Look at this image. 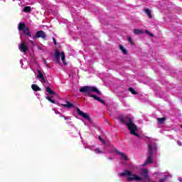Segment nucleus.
Segmentation results:
<instances>
[{
    "instance_id": "obj_33",
    "label": "nucleus",
    "mask_w": 182,
    "mask_h": 182,
    "mask_svg": "<svg viewBox=\"0 0 182 182\" xmlns=\"http://www.w3.org/2000/svg\"><path fill=\"white\" fill-rule=\"evenodd\" d=\"M64 119H66V117H64Z\"/></svg>"
},
{
    "instance_id": "obj_11",
    "label": "nucleus",
    "mask_w": 182,
    "mask_h": 182,
    "mask_svg": "<svg viewBox=\"0 0 182 182\" xmlns=\"http://www.w3.org/2000/svg\"><path fill=\"white\" fill-rule=\"evenodd\" d=\"M31 89L33 90V92H41V87L38 86L36 84H33L31 85Z\"/></svg>"
},
{
    "instance_id": "obj_32",
    "label": "nucleus",
    "mask_w": 182,
    "mask_h": 182,
    "mask_svg": "<svg viewBox=\"0 0 182 182\" xmlns=\"http://www.w3.org/2000/svg\"><path fill=\"white\" fill-rule=\"evenodd\" d=\"M177 144H178L179 146H182V142H181V141H177Z\"/></svg>"
},
{
    "instance_id": "obj_27",
    "label": "nucleus",
    "mask_w": 182,
    "mask_h": 182,
    "mask_svg": "<svg viewBox=\"0 0 182 182\" xmlns=\"http://www.w3.org/2000/svg\"><path fill=\"white\" fill-rule=\"evenodd\" d=\"M98 139H99V140H100V141H102V143H103V144H106V141H104L103 139H102V136H99Z\"/></svg>"
},
{
    "instance_id": "obj_15",
    "label": "nucleus",
    "mask_w": 182,
    "mask_h": 182,
    "mask_svg": "<svg viewBox=\"0 0 182 182\" xmlns=\"http://www.w3.org/2000/svg\"><path fill=\"white\" fill-rule=\"evenodd\" d=\"M26 28V25L24 23H20L18 24V31H23Z\"/></svg>"
},
{
    "instance_id": "obj_29",
    "label": "nucleus",
    "mask_w": 182,
    "mask_h": 182,
    "mask_svg": "<svg viewBox=\"0 0 182 182\" xmlns=\"http://www.w3.org/2000/svg\"><path fill=\"white\" fill-rule=\"evenodd\" d=\"M95 153L97 154H99V153H102V151L100 150V149H95Z\"/></svg>"
},
{
    "instance_id": "obj_13",
    "label": "nucleus",
    "mask_w": 182,
    "mask_h": 182,
    "mask_svg": "<svg viewBox=\"0 0 182 182\" xmlns=\"http://www.w3.org/2000/svg\"><path fill=\"white\" fill-rule=\"evenodd\" d=\"M144 12L145 14H146L149 19H151L153 18V16L151 15V11L149 9H145Z\"/></svg>"
},
{
    "instance_id": "obj_23",
    "label": "nucleus",
    "mask_w": 182,
    "mask_h": 182,
    "mask_svg": "<svg viewBox=\"0 0 182 182\" xmlns=\"http://www.w3.org/2000/svg\"><path fill=\"white\" fill-rule=\"evenodd\" d=\"M53 97H46V99H47L48 101L50 102V103H53V105H55V103H56V101H55V100L52 99Z\"/></svg>"
},
{
    "instance_id": "obj_21",
    "label": "nucleus",
    "mask_w": 182,
    "mask_h": 182,
    "mask_svg": "<svg viewBox=\"0 0 182 182\" xmlns=\"http://www.w3.org/2000/svg\"><path fill=\"white\" fill-rule=\"evenodd\" d=\"M37 72H38V75H37L38 79H43L44 76H43V74L42 73V71L38 70Z\"/></svg>"
},
{
    "instance_id": "obj_25",
    "label": "nucleus",
    "mask_w": 182,
    "mask_h": 182,
    "mask_svg": "<svg viewBox=\"0 0 182 182\" xmlns=\"http://www.w3.org/2000/svg\"><path fill=\"white\" fill-rule=\"evenodd\" d=\"M145 33H146V35H149V36H151V38L154 36V34L150 32L149 30H145Z\"/></svg>"
},
{
    "instance_id": "obj_1",
    "label": "nucleus",
    "mask_w": 182,
    "mask_h": 182,
    "mask_svg": "<svg viewBox=\"0 0 182 182\" xmlns=\"http://www.w3.org/2000/svg\"><path fill=\"white\" fill-rule=\"evenodd\" d=\"M120 176L122 177L127 176V181H143V180H144L146 182H152L150 176H149V171L146 168L141 169L140 172L141 177L137 175L132 174V171L129 170H125L124 172L120 173Z\"/></svg>"
},
{
    "instance_id": "obj_20",
    "label": "nucleus",
    "mask_w": 182,
    "mask_h": 182,
    "mask_svg": "<svg viewBox=\"0 0 182 182\" xmlns=\"http://www.w3.org/2000/svg\"><path fill=\"white\" fill-rule=\"evenodd\" d=\"M66 56L65 55V52H61V60L64 65H67L66 61H65V58Z\"/></svg>"
},
{
    "instance_id": "obj_4",
    "label": "nucleus",
    "mask_w": 182,
    "mask_h": 182,
    "mask_svg": "<svg viewBox=\"0 0 182 182\" xmlns=\"http://www.w3.org/2000/svg\"><path fill=\"white\" fill-rule=\"evenodd\" d=\"M147 159L144 164V166L151 164L153 163V145H148V151L146 153Z\"/></svg>"
},
{
    "instance_id": "obj_7",
    "label": "nucleus",
    "mask_w": 182,
    "mask_h": 182,
    "mask_svg": "<svg viewBox=\"0 0 182 182\" xmlns=\"http://www.w3.org/2000/svg\"><path fill=\"white\" fill-rule=\"evenodd\" d=\"M18 49L21 50V52H23V53H26L29 48H28V46H26L25 41H23L18 46Z\"/></svg>"
},
{
    "instance_id": "obj_12",
    "label": "nucleus",
    "mask_w": 182,
    "mask_h": 182,
    "mask_svg": "<svg viewBox=\"0 0 182 182\" xmlns=\"http://www.w3.org/2000/svg\"><path fill=\"white\" fill-rule=\"evenodd\" d=\"M119 49L122 52L123 54L127 55V50H126V48H124V47L122 44L119 46Z\"/></svg>"
},
{
    "instance_id": "obj_8",
    "label": "nucleus",
    "mask_w": 182,
    "mask_h": 182,
    "mask_svg": "<svg viewBox=\"0 0 182 182\" xmlns=\"http://www.w3.org/2000/svg\"><path fill=\"white\" fill-rule=\"evenodd\" d=\"M23 33L26 35V36H29V38H33L32 34L31 33V31L29 30V27L26 26L23 30Z\"/></svg>"
},
{
    "instance_id": "obj_5",
    "label": "nucleus",
    "mask_w": 182,
    "mask_h": 182,
    "mask_svg": "<svg viewBox=\"0 0 182 182\" xmlns=\"http://www.w3.org/2000/svg\"><path fill=\"white\" fill-rule=\"evenodd\" d=\"M39 38L46 39V33H45V31H38L36 33L35 36H33V39H38Z\"/></svg>"
},
{
    "instance_id": "obj_6",
    "label": "nucleus",
    "mask_w": 182,
    "mask_h": 182,
    "mask_svg": "<svg viewBox=\"0 0 182 182\" xmlns=\"http://www.w3.org/2000/svg\"><path fill=\"white\" fill-rule=\"evenodd\" d=\"M76 112L80 116H82V117H83L88 122H92V119H90V117L89 116V114H87L86 113L83 112L82 110H80V109L76 108Z\"/></svg>"
},
{
    "instance_id": "obj_30",
    "label": "nucleus",
    "mask_w": 182,
    "mask_h": 182,
    "mask_svg": "<svg viewBox=\"0 0 182 182\" xmlns=\"http://www.w3.org/2000/svg\"><path fill=\"white\" fill-rule=\"evenodd\" d=\"M167 180V176H165V178H162L159 181V182H165Z\"/></svg>"
},
{
    "instance_id": "obj_26",
    "label": "nucleus",
    "mask_w": 182,
    "mask_h": 182,
    "mask_svg": "<svg viewBox=\"0 0 182 182\" xmlns=\"http://www.w3.org/2000/svg\"><path fill=\"white\" fill-rule=\"evenodd\" d=\"M97 102H100V103H102V105H106V102H105V100H103L100 97L98 98V101Z\"/></svg>"
},
{
    "instance_id": "obj_16",
    "label": "nucleus",
    "mask_w": 182,
    "mask_h": 182,
    "mask_svg": "<svg viewBox=\"0 0 182 182\" xmlns=\"http://www.w3.org/2000/svg\"><path fill=\"white\" fill-rule=\"evenodd\" d=\"M55 58L56 60H60V51L59 50H55Z\"/></svg>"
},
{
    "instance_id": "obj_22",
    "label": "nucleus",
    "mask_w": 182,
    "mask_h": 182,
    "mask_svg": "<svg viewBox=\"0 0 182 182\" xmlns=\"http://www.w3.org/2000/svg\"><path fill=\"white\" fill-rule=\"evenodd\" d=\"M129 91L131 92L132 95H139V92H136V90H134L132 87L129 88Z\"/></svg>"
},
{
    "instance_id": "obj_14",
    "label": "nucleus",
    "mask_w": 182,
    "mask_h": 182,
    "mask_svg": "<svg viewBox=\"0 0 182 182\" xmlns=\"http://www.w3.org/2000/svg\"><path fill=\"white\" fill-rule=\"evenodd\" d=\"M166 117H161V118H157V122L159 123V124H164V123L166 122Z\"/></svg>"
},
{
    "instance_id": "obj_34",
    "label": "nucleus",
    "mask_w": 182,
    "mask_h": 182,
    "mask_svg": "<svg viewBox=\"0 0 182 182\" xmlns=\"http://www.w3.org/2000/svg\"><path fill=\"white\" fill-rule=\"evenodd\" d=\"M31 43H32L33 41H31Z\"/></svg>"
},
{
    "instance_id": "obj_28",
    "label": "nucleus",
    "mask_w": 182,
    "mask_h": 182,
    "mask_svg": "<svg viewBox=\"0 0 182 182\" xmlns=\"http://www.w3.org/2000/svg\"><path fill=\"white\" fill-rule=\"evenodd\" d=\"M41 80H42V82H43V83H48V82L46 81V80L45 79V77H43V78H41Z\"/></svg>"
},
{
    "instance_id": "obj_3",
    "label": "nucleus",
    "mask_w": 182,
    "mask_h": 182,
    "mask_svg": "<svg viewBox=\"0 0 182 182\" xmlns=\"http://www.w3.org/2000/svg\"><path fill=\"white\" fill-rule=\"evenodd\" d=\"M80 93H85V96H87L88 97H93L95 100H99V97L90 94L92 92H93L94 93H97V95H100V91H99L96 87H92L89 85L84 86L80 89Z\"/></svg>"
},
{
    "instance_id": "obj_18",
    "label": "nucleus",
    "mask_w": 182,
    "mask_h": 182,
    "mask_svg": "<svg viewBox=\"0 0 182 182\" xmlns=\"http://www.w3.org/2000/svg\"><path fill=\"white\" fill-rule=\"evenodd\" d=\"M46 91L47 92V93H49V95H55V92L52 90L50 87H46Z\"/></svg>"
},
{
    "instance_id": "obj_31",
    "label": "nucleus",
    "mask_w": 182,
    "mask_h": 182,
    "mask_svg": "<svg viewBox=\"0 0 182 182\" xmlns=\"http://www.w3.org/2000/svg\"><path fill=\"white\" fill-rule=\"evenodd\" d=\"M53 41L55 46H56L58 43H56V39L53 37Z\"/></svg>"
},
{
    "instance_id": "obj_24",
    "label": "nucleus",
    "mask_w": 182,
    "mask_h": 182,
    "mask_svg": "<svg viewBox=\"0 0 182 182\" xmlns=\"http://www.w3.org/2000/svg\"><path fill=\"white\" fill-rule=\"evenodd\" d=\"M31 11H32V9L31 8V6H26L23 8V12L29 13L31 12Z\"/></svg>"
},
{
    "instance_id": "obj_10",
    "label": "nucleus",
    "mask_w": 182,
    "mask_h": 182,
    "mask_svg": "<svg viewBox=\"0 0 182 182\" xmlns=\"http://www.w3.org/2000/svg\"><path fill=\"white\" fill-rule=\"evenodd\" d=\"M116 153H117V154H119V156H121L122 159L123 160H124V161H127V154H125L123 152H120L119 151H116Z\"/></svg>"
},
{
    "instance_id": "obj_2",
    "label": "nucleus",
    "mask_w": 182,
    "mask_h": 182,
    "mask_svg": "<svg viewBox=\"0 0 182 182\" xmlns=\"http://www.w3.org/2000/svg\"><path fill=\"white\" fill-rule=\"evenodd\" d=\"M118 120L121 124L127 126L128 130L130 132V134L136 136V137H140V134L136 133L137 130V126L133 123V119L129 115H119Z\"/></svg>"
},
{
    "instance_id": "obj_19",
    "label": "nucleus",
    "mask_w": 182,
    "mask_h": 182,
    "mask_svg": "<svg viewBox=\"0 0 182 182\" xmlns=\"http://www.w3.org/2000/svg\"><path fill=\"white\" fill-rule=\"evenodd\" d=\"M128 42L132 45V46H134L136 43H134V41H133V38L132 36L128 37L127 38Z\"/></svg>"
},
{
    "instance_id": "obj_9",
    "label": "nucleus",
    "mask_w": 182,
    "mask_h": 182,
    "mask_svg": "<svg viewBox=\"0 0 182 182\" xmlns=\"http://www.w3.org/2000/svg\"><path fill=\"white\" fill-rule=\"evenodd\" d=\"M66 104H63V107H66L67 109H72L75 107V105L68 101H65Z\"/></svg>"
},
{
    "instance_id": "obj_17",
    "label": "nucleus",
    "mask_w": 182,
    "mask_h": 182,
    "mask_svg": "<svg viewBox=\"0 0 182 182\" xmlns=\"http://www.w3.org/2000/svg\"><path fill=\"white\" fill-rule=\"evenodd\" d=\"M134 33L135 35H142V33H144V32L143 31V30L134 29Z\"/></svg>"
}]
</instances>
